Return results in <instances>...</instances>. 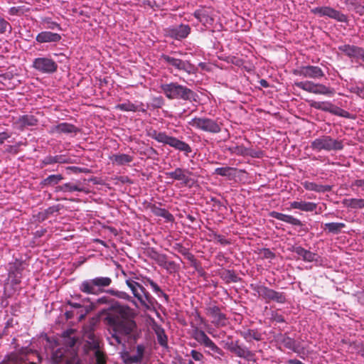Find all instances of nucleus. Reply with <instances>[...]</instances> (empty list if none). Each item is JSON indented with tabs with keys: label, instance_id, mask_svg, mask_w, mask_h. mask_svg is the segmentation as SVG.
<instances>
[{
	"label": "nucleus",
	"instance_id": "ddd939ff",
	"mask_svg": "<svg viewBox=\"0 0 364 364\" xmlns=\"http://www.w3.org/2000/svg\"><path fill=\"white\" fill-rule=\"evenodd\" d=\"M311 13L320 17L328 16L338 21V22L344 23L348 21L346 15L330 6L316 7L311 9Z\"/></svg>",
	"mask_w": 364,
	"mask_h": 364
},
{
	"label": "nucleus",
	"instance_id": "c756f323",
	"mask_svg": "<svg viewBox=\"0 0 364 364\" xmlns=\"http://www.w3.org/2000/svg\"><path fill=\"white\" fill-rule=\"evenodd\" d=\"M63 179V176L61 174H52L48 176L41 181L40 186L41 188L52 187L58 184Z\"/></svg>",
	"mask_w": 364,
	"mask_h": 364
},
{
	"label": "nucleus",
	"instance_id": "0eeeda50",
	"mask_svg": "<svg viewBox=\"0 0 364 364\" xmlns=\"http://www.w3.org/2000/svg\"><path fill=\"white\" fill-rule=\"evenodd\" d=\"M188 124L196 129L212 134L220 132L222 126L217 120L208 117H194Z\"/></svg>",
	"mask_w": 364,
	"mask_h": 364
},
{
	"label": "nucleus",
	"instance_id": "5701e85b",
	"mask_svg": "<svg viewBox=\"0 0 364 364\" xmlns=\"http://www.w3.org/2000/svg\"><path fill=\"white\" fill-rule=\"evenodd\" d=\"M269 215L274 218L285 222L295 226H302V222L290 215H286L276 211L269 213Z\"/></svg>",
	"mask_w": 364,
	"mask_h": 364
},
{
	"label": "nucleus",
	"instance_id": "864d4df0",
	"mask_svg": "<svg viewBox=\"0 0 364 364\" xmlns=\"http://www.w3.org/2000/svg\"><path fill=\"white\" fill-rule=\"evenodd\" d=\"M43 22L45 23H46L47 28L52 29V30L58 29V31L62 30L60 24H58V23H56L55 21H51L50 18H46L43 20Z\"/></svg>",
	"mask_w": 364,
	"mask_h": 364
},
{
	"label": "nucleus",
	"instance_id": "a211bd4d",
	"mask_svg": "<svg viewBox=\"0 0 364 364\" xmlns=\"http://www.w3.org/2000/svg\"><path fill=\"white\" fill-rule=\"evenodd\" d=\"M133 295L146 309H150L154 307L155 304L154 298L151 296L142 285L138 288L137 292L133 293Z\"/></svg>",
	"mask_w": 364,
	"mask_h": 364
},
{
	"label": "nucleus",
	"instance_id": "f8f14e48",
	"mask_svg": "<svg viewBox=\"0 0 364 364\" xmlns=\"http://www.w3.org/2000/svg\"><path fill=\"white\" fill-rule=\"evenodd\" d=\"M33 68L41 73L50 74L57 70L58 64L52 58L47 57L36 58L33 60Z\"/></svg>",
	"mask_w": 364,
	"mask_h": 364
},
{
	"label": "nucleus",
	"instance_id": "3c124183",
	"mask_svg": "<svg viewBox=\"0 0 364 364\" xmlns=\"http://www.w3.org/2000/svg\"><path fill=\"white\" fill-rule=\"evenodd\" d=\"M154 255H155V256L154 257V259L156 260L157 264L159 266L164 267L165 266V264H166V262H167V257H166V255H163V254H159V253H156V252H155Z\"/></svg>",
	"mask_w": 364,
	"mask_h": 364
},
{
	"label": "nucleus",
	"instance_id": "cd10ccee",
	"mask_svg": "<svg viewBox=\"0 0 364 364\" xmlns=\"http://www.w3.org/2000/svg\"><path fill=\"white\" fill-rule=\"evenodd\" d=\"M0 364H36V363L27 362L18 353H12L8 355Z\"/></svg>",
	"mask_w": 364,
	"mask_h": 364
},
{
	"label": "nucleus",
	"instance_id": "c85d7f7f",
	"mask_svg": "<svg viewBox=\"0 0 364 364\" xmlns=\"http://www.w3.org/2000/svg\"><path fill=\"white\" fill-rule=\"evenodd\" d=\"M110 160L113 164L117 166H123L131 163L134 157L126 154H113L110 156Z\"/></svg>",
	"mask_w": 364,
	"mask_h": 364
},
{
	"label": "nucleus",
	"instance_id": "4d7b16f0",
	"mask_svg": "<svg viewBox=\"0 0 364 364\" xmlns=\"http://www.w3.org/2000/svg\"><path fill=\"white\" fill-rule=\"evenodd\" d=\"M232 153L238 154V155H244L246 154V149L242 146H235L230 147L229 149Z\"/></svg>",
	"mask_w": 364,
	"mask_h": 364
},
{
	"label": "nucleus",
	"instance_id": "09e8293b",
	"mask_svg": "<svg viewBox=\"0 0 364 364\" xmlns=\"http://www.w3.org/2000/svg\"><path fill=\"white\" fill-rule=\"evenodd\" d=\"M72 333V331H65L63 333V337L65 338V344L70 348L73 347L76 343V339L75 337H71L70 334Z\"/></svg>",
	"mask_w": 364,
	"mask_h": 364
},
{
	"label": "nucleus",
	"instance_id": "7ed1b4c3",
	"mask_svg": "<svg viewBox=\"0 0 364 364\" xmlns=\"http://www.w3.org/2000/svg\"><path fill=\"white\" fill-rule=\"evenodd\" d=\"M160 88L161 92L169 100L197 102L198 95L194 91L177 82L161 84Z\"/></svg>",
	"mask_w": 364,
	"mask_h": 364
},
{
	"label": "nucleus",
	"instance_id": "de8ad7c7",
	"mask_svg": "<svg viewBox=\"0 0 364 364\" xmlns=\"http://www.w3.org/2000/svg\"><path fill=\"white\" fill-rule=\"evenodd\" d=\"M235 171V168L232 167H219L215 168V173L222 176H230L231 171Z\"/></svg>",
	"mask_w": 364,
	"mask_h": 364
},
{
	"label": "nucleus",
	"instance_id": "a878e982",
	"mask_svg": "<svg viewBox=\"0 0 364 364\" xmlns=\"http://www.w3.org/2000/svg\"><path fill=\"white\" fill-rule=\"evenodd\" d=\"M168 145L178 151L184 152L186 155L192 151L191 147L188 144L174 136L171 137Z\"/></svg>",
	"mask_w": 364,
	"mask_h": 364
},
{
	"label": "nucleus",
	"instance_id": "49530a36",
	"mask_svg": "<svg viewBox=\"0 0 364 364\" xmlns=\"http://www.w3.org/2000/svg\"><path fill=\"white\" fill-rule=\"evenodd\" d=\"M6 31L11 33L12 27L6 20L0 16V34L5 33Z\"/></svg>",
	"mask_w": 364,
	"mask_h": 364
},
{
	"label": "nucleus",
	"instance_id": "393cba45",
	"mask_svg": "<svg viewBox=\"0 0 364 364\" xmlns=\"http://www.w3.org/2000/svg\"><path fill=\"white\" fill-rule=\"evenodd\" d=\"M38 123V119L33 115L26 114L18 117L16 124L21 129H24L26 127L36 126Z\"/></svg>",
	"mask_w": 364,
	"mask_h": 364
},
{
	"label": "nucleus",
	"instance_id": "5fc2aeb1",
	"mask_svg": "<svg viewBox=\"0 0 364 364\" xmlns=\"http://www.w3.org/2000/svg\"><path fill=\"white\" fill-rule=\"evenodd\" d=\"M172 136H168L165 132H160L156 141L164 144H169Z\"/></svg>",
	"mask_w": 364,
	"mask_h": 364
},
{
	"label": "nucleus",
	"instance_id": "774afa93",
	"mask_svg": "<svg viewBox=\"0 0 364 364\" xmlns=\"http://www.w3.org/2000/svg\"><path fill=\"white\" fill-rule=\"evenodd\" d=\"M66 364H82V362L77 356H73L66 361Z\"/></svg>",
	"mask_w": 364,
	"mask_h": 364
},
{
	"label": "nucleus",
	"instance_id": "69168bd1",
	"mask_svg": "<svg viewBox=\"0 0 364 364\" xmlns=\"http://www.w3.org/2000/svg\"><path fill=\"white\" fill-rule=\"evenodd\" d=\"M159 133L160 132L151 129L147 132V135L156 141Z\"/></svg>",
	"mask_w": 364,
	"mask_h": 364
},
{
	"label": "nucleus",
	"instance_id": "603ef678",
	"mask_svg": "<svg viewBox=\"0 0 364 364\" xmlns=\"http://www.w3.org/2000/svg\"><path fill=\"white\" fill-rule=\"evenodd\" d=\"M183 256H185V257L191 262V265L196 270H198L199 265L194 255L188 250Z\"/></svg>",
	"mask_w": 364,
	"mask_h": 364
},
{
	"label": "nucleus",
	"instance_id": "6e6d98bb",
	"mask_svg": "<svg viewBox=\"0 0 364 364\" xmlns=\"http://www.w3.org/2000/svg\"><path fill=\"white\" fill-rule=\"evenodd\" d=\"M126 284L129 287V289H131L132 294L134 293V292H137L138 288L141 286L140 284H139L138 282L134 281L132 279H127L126 280Z\"/></svg>",
	"mask_w": 364,
	"mask_h": 364
},
{
	"label": "nucleus",
	"instance_id": "9d476101",
	"mask_svg": "<svg viewBox=\"0 0 364 364\" xmlns=\"http://www.w3.org/2000/svg\"><path fill=\"white\" fill-rule=\"evenodd\" d=\"M294 85L304 91L316 95L332 96L335 93L333 88L327 87L323 84L314 83L311 81L296 82Z\"/></svg>",
	"mask_w": 364,
	"mask_h": 364
},
{
	"label": "nucleus",
	"instance_id": "7c9ffc66",
	"mask_svg": "<svg viewBox=\"0 0 364 364\" xmlns=\"http://www.w3.org/2000/svg\"><path fill=\"white\" fill-rule=\"evenodd\" d=\"M338 49L348 58L355 60L358 46L350 44H343L339 46Z\"/></svg>",
	"mask_w": 364,
	"mask_h": 364
},
{
	"label": "nucleus",
	"instance_id": "58836bf2",
	"mask_svg": "<svg viewBox=\"0 0 364 364\" xmlns=\"http://www.w3.org/2000/svg\"><path fill=\"white\" fill-rule=\"evenodd\" d=\"M220 277L227 283L237 282L238 277L233 270L225 269L220 273Z\"/></svg>",
	"mask_w": 364,
	"mask_h": 364
},
{
	"label": "nucleus",
	"instance_id": "6ab92c4d",
	"mask_svg": "<svg viewBox=\"0 0 364 364\" xmlns=\"http://www.w3.org/2000/svg\"><path fill=\"white\" fill-rule=\"evenodd\" d=\"M165 174L167 177L173 180L182 181V183L186 186L188 185L191 181L189 175L191 174V172L188 169L176 168L174 171L167 172Z\"/></svg>",
	"mask_w": 364,
	"mask_h": 364
},
{
	"label": "nucleus",
	"instance_id": "2eb2a0df",
	"mask_svg": "<svg viewBox=\"0 0 364 364\" xmlns=\"http://www.w3.org/2000/svg\"><path fill=\"white\" fill-rule=\"evenodd\" d=\"M191 28L188 24L170 26L166 29V35L173 39L181 41L188 37Z\"/></svg>",
	"mask_w": 364,
	"mask_h": 364
},
{
	"label": "nucleus",
	"instance_id": "39448f33",
	"mask_svg": "<svg viewBox=\"0 0 364 364\" xmlns=\"http://www.w3.org/2000/svg\"><path fill=\"white\" fill-rule=\"evenodd\" d=\"M250 288L266 303L274 301L278 304H284L287 301L286 295L284 292L275 291L259 283L251 284Z\"/></svg>",
	"mask_w": 364,
	"mask_h": 364
},
{
	"label": "nucleus",
	"instance_id": "79ce46f5",
	"mask_svg": "<svg viewBox=\"0 0 364 364\" xmlns=\"http://www.w3.org/2000/svg\"><path fill=\"white\" fill-rule=\"evenodd\" d=\"M107 358L101 350L94 352V364H107Z\"/></svg>",
	"mask_w": 364,
	"mask_h": 364
},
{
	"label": "nucleus",
	"instance_id": "e433bc0d",
	"mask_svg": "<svg viewBox=\"0 0 364 364\" xmlns=\"http://www.w3.org/2000/svg\"><path fill=\"white\" fill-rule=\"evenodd\" d=\"M346 206L354 209L364 208V199L363 198H349L344 200Z\"/></svg>",
	"mask_w": 364,
	"mask_h": 364
},
{
	"label": "nucleus",
	"instance_id": "473e14b6",
	"mask_svg": "<svg viewBox=\"0 0 364 364\" xmlns=\"http://www.w3.org/2000/svg\"><path fill=\"white\" fill-rule=\"evenodd\" d=\"M154 330L156 335L158 343L163 347H167L168 338L165 333L164 329L159 325H155Z\"/></svg>",
	"mask_w": 364,
	"mask_h": 364
},
{
	"label": "nucleus",
	"instance_id": "bf43d9fd",
	"mask_svg": "<svg viewBox=\"0 0 364 364\" xmlns=\"http://www.w3.org/2000/svg\"><path fill=\"white\" fill-rule=\"evenodd\" d=\"M191 355L196 361H200L204 358L203 354L196 350H192L191 351Z\"/></svg>",
	"mask_w": 364,
	"mask_h": 364
},
{
	"label": "nucleus",
	"instance_id": "13d9d810",
	"mask_svg": "<svg viewBox=\"0 0 364 364\" xmlns=\"http://www.w3.org/2000/svg\"><path fill=\"white\" fill-rule=\"evenodd\" d=\"M173 249L183 255H184L186 253V252L189 250L188 248L183 247V245L181 243H175L173 245Z\"/></svg>",
	"mask_w": 364,
	"mask_h": 364
},
{
	"label": "nucleus",
	"instance_id": "4468645a",
	"mask_svg": "<svg viewBox=\"0 0 364 364\" xmlns=\"http://www.w3.org/2000/svg\"><path fill=\"white\" fill-rule=\"evenodd\" d=\"M224 348L236 356L247 360H251L254 356V353L247 347L240 345L239 341H227Z\"/></svg>",
	"mask_w": 364,
	"mask_h": 364
},
{
	"label": "nucleus",
	"instance_id": "4be33fe9",
	"mask_svg": "<svg viewBox=\"0 0 364 364\" xmlns=\"http://www.w3.org/2000/svg\"><path fill=\"white\" fill-rule=\"evenodd\" d=\"M78 132V129L72 124L63 122L50 128V134H71Z\"/></svg>",
	"mask_w": 364,
	"mask_h": 364
},
{
	"label": "nucleus",
	"instance_id": "b1692460",
	"mask_svg": "<svg viewBox=\"0 0 364 364\" xmlns=\"http://www.w3.org/2000/svg\"><path fill=\"white\" fill-rule=\"evenodd\" d=\"M151 213L158 217H161L166 220V222H173L174 217L166 209L161 208L155 204H151L149 206Z\"/></svg>",
	"mask_w": 364,
	"mask_h": 364
},
{
	"label": "nucleus",
	"instance_id": "ea45409f",
	"mask_svg": "<svg viewBox=\"0 0 364 364\" xmlns=\"http://www.w3.org/2000/svg\"><path fill=\"white\" fill-rule=\"evenodd\" d=\"M325 227L329 232L338 234L346 227V224L343 223H328L325 224Z\"/></svg>",
	"mask_w": 364,
	"mask_h": 364
},
{
	"label": "nucleus",
	"instance_id": "1a4fd4ad",
	"mask_svg": "<svg viewBox=\"0 0 364 364\" xmlns=\"http://www.w3.org/2000/svg\"><path fill=\"white\" fill-rule=\"evenodd\" d=\"M161 60L175 70L183 71L189 75L194 73L196 70V67L188 60H183L171 55L162 54Z\"/></svg>",
	"mask_w": 364,
	"mask_h": 364
},
{
	"label": "nucleus",
	"instance_id": "a18cd8bd",
	"mask_svg": "<svg viewBox=\"0 0 364 364\" xmlns=\"http://www.w3.org/2000/svg\"><path fill=\"white\" fill-rule=\"evenodd\" d=\"M147 282L148 283L150 284L151 287L152 288L153 291L154 292H156L159 296H163L165 298V299L166 301H168V296L165 294L161 289V288L159 287V285L154 282L153 280H151V279H147Z\"/></svg>",
	"mask_w": 364,
	"mask_h": 364
},
{
	"label": "nucleus",
	"instance_id": "f3484780",
	"mask_svg": "<svg viewBox=\"0 0 364 364\" xmlns=\"http://www.w3.org/2000/svg\"><path fill=\"white\" fill-rule=\"evenodd\" d=\"M294 73L306 78L318 80L324 77V73L321 68L314 65L300 67Z\"/></svg>",
	"mask_w": 364,
	"mask_h": 364
},
{
	"label": "nucleus",
	"instance_id": "e2e57ef3",
	"mask_svg": "<svg viewBox=\"0 0 364 364\" xmlns=\"http://www.w3.org/2000/svg\"><path fill=\"white\" fill-rule=\"evenodd\" d=\"M164 269L170 271L171 272H175L177 269L176 264L173 261L167 260L166 264L164 267Z\"/></svg>",
	"mask_w": 364,
	"mask_h": 364
},
{
	"label": "nucleus",
	"instance_id": "9b49d317",
	"mask_svg": "<svg viewBox=\"0 0 364 364\" xmlns=\"http://www.w3.org/2000/svg\"><path fill=\"white\" fill-rule=\"evenodd\" d=\"M309 105L311 107L316 109L327 112L336 116L349 118L350 114L348 112L333 105L330 102H318L315 100H309Z\"/></svg>",
	"mask_w": 364,
	"mask_h": 364
},
{
	"label": "nucleus",
	"instance_id": "2f4dec72",
	"mask_svg": "<svg viewBox=\"0 0 364 364\" xmlns=\"http://www.w3.org/2000/svg\"><path fill=\"white\" fill-rule=\"evenodd\" d=\"M279 341L287 348L294 351H298V346L296 341L286 335H280Z\"/></svg>",
	"mask_w": 364,
	"mask_h": 364
},
{
	"label": "nucleus",
	"instance_id": "423d86ee",
	"mask_svg": "<svg viewBox=\"0 0 364 364\" xmlns=\"http://www.w3.org/2000/svg\"><path fill=\"white\" fill-rule=\"evenodd\" d=\"M311 148L316 151L321 150L326 151H339L343 149V144L341 140L334 139L330 136L323 135L312 141Z\"/></svg>",
	"mask_w": 364,
	"mask_h": 364
},
{
	"label": "nucleus",
	"instance_id": "c03bdc74",
	"mask_svg": "<svg viewBox=\"0 0 364 364\" xmlns=\"http://www.w3.org/2000/svg\"><path fill=\"white\" fill-rule=\"evenodd\" d=\"M116 109L125 112H136L137 110V106L130 102H127L117 105Z\"/></svg>",
	"mask_w": 364,
	"mask_h": 364
},
{
	"label": "nucleus",
	"instance_id": "680f3d73",
	"mask_svg": "<svg viewBox=\"0 0 364 364\" xmlns=\"http://www.w3.org/2000/svg\"><path fill=\"white\" fill-rule=\"evenodd\" d=\"M261 255L266 259H273L275 257V255L269 249L267 248L261 250Z\"/></svg>",
	"mask_w": 364,
	"mask_h": 364
},
{
	"label": "nucleus",
	"instance_id": "6e6552de",
	"mask_svg": "<svg viewBox=\"0 0 364 364\" xmlns=\"http://www.w3.org/2000/svg\"><path fill=\"white\" fill-rule=\"evenodd\" d=\"M205 314L210 318L211 323L216 328L226 326L229 321L225 314L215 304H209L205 307Z\"/></svg>",
	"mask_w": 364,
	"mask_h": 364
},
{
	"label": "nucleus",
	"instance_id": "bb28decb",
	"mask_svg": "<svg viewBox=\"0 0 364 364\" xmlns=\"http://www.w3.org/2000/svg\"><path fill=\"white\" fill-rule=\"evenodd\" d=\"M290 206L294 209H299L302 211L311 212L316 209L317 205L312 202L306 201H293L290 203Z\"/></svg>",
	"mask_w": 364,
	"mask_h": 364
},
{
	"label": "nucleus",
	"instance_id": "37998d69",
	"mask_svg": "<svg viewBox=\"0 0 364 364\" xmlns=\"http://www.w3.org/2000/svg\"><path fill=\"white\" fill-rule=\"evenodd\" d=\"M242 336L246 340H248L250 338L256 341H260L262 339L261 333H259L257 330L253 329H248L246 331L242 332Z\"/></svg>",
	"mask_w": 364,
	"mask_h": 364
},
{
	"label": "nucleus",
	"instance_id": "f257e3e1",
	"mask_svg": "<svg viewBox=\"0 0 364 364\" xmlns=\"http://www.w3.org/2000/svg\"><path fill=\"white\" fill-rule=\"evenodd\" d=\"M105 325L112 328L115 333L128 336L134 341H136L139 333H136V322L132 319V309L127 305H121L116 302L107 309L100 311Z\"/></svg>",
	"mask_w": 364,
	"mask_h": 364
},
{
	"label": "nucleus",
	"instance_id": "338daca9",
	"mask_svg": "<svg viewBox=\"0 0 364 364\" xmlns=\"http://www.w3.org/2000/svg\"><path fill=\"white\" fill-rule=\"evenodd\" d=\"M356 60H361L364 62V48L359 47L357 51Z\"/></svg>",
	"mask_w": 364,
	"mask_h": 364
},
{
	"label": "nucleus",
	"instance_id": "412c9836",
	"mask_svg": "<svg viewBox=\"0 0 364 364\" xmlns=\"http://www.w3.org/2000/svg\"><path fill=\"white\" fill-rule=\"evenodd\" d=\"M36 40L40 43H55L61 40V36L57 33L42 31L36 36Z\"/></svg>",
	"mask_w": 364,
	"mask_h": 364
},
{
	"label": "nucleus",
	"instance_id": "052dcab7",
	"mask_svg": "<svg viewBox=\"0 0 364 364\" xmlns=\"http://www.w3.org/2000/svg\"><path fill=\"white\" fill-rule=\"evenodd\" d=\"M350 92L357 94L358 96L364 98V87L354 86L350 88Z\"/></svg>",
	"mask_w": 364,
	"mask_h": 364
},
{
	"label": "nucleus",
	"instance_id": "0e129e2a",
	"mask_svg": "<svg viewBox=\"0 0 364 364\" xmlns=\"http://www.w3.org/2000/svg\"><path fill=\"white\" fill-rule=\"evenodd\" d=\"M9 13L11 15H18L23 13V9L21 6H14L10 8Z\"/></svg>",
	"mask_w": 364,
	"mask_h": 364
},
{
	"label": "nucleus",
	"instance_id": "aec40b11",
	"mask_svg": "<svg viewBox=\"0 0 364 364\" xmlns=\"http://www.w3.org/2000/svg\"><path fill=\"white\" fill-rule=\"evenodd\" d=\"M84 192L85 188L81 184L80 182H68L63 185L55 186V192H62V193H73V192Z\"/></svg>",
	"mask_w": 364,
	"mask_h": 364
},
{
	"label": "nucleus",
	"instance_id": "dca6fc26",
	"mask_svg": "<svg viewBox=\"0 0 364 364\" xmlns=\"http://www.w3.org/2000/svg\"><path fill=\"white\" fill-rule=\"evenodd\" d=\"M146 346L144 344H139L136 347V354L131 355L128 351L121 353V358L124 364L141 363L144 358Z\"/></svg>",
	"mask_w": 364,
	"mask_h": 364
},
{
	"label": "nucleus",
	"instance_id": "4c0bfd02",
	"mask_svg": "<svg viewBox=\"0 0 364 364\" xmlns=\"http://www.w3.org/2000/svg\"><path fill=\"white\" fill-rule=\"evenodd\" d=\"M88 340L87 341V346L89 350H92L96 351L97 350L100 349V341L99 340L95 337V334L93 333H89L87 335Z\"/></svg>",
	"mask_w": 364,
	"mask_h": 364
},
{
	"label": "nucleus",
	"instance_id": "72a5a7b5",
	"mask_svg": "<svg viewBox=\"0 0 364 364\" xmlns=\"http://www.w3.org/2000/svg\"><path fill=\"white\" fill-rule=\"evenodd\" d=\"M305 189L309 191H314L316 192H326L331 190L329 186L318 185L313 182L306 181L303 183Z\"/></svg>",
	"mask_w": 364,
	"mask_h": 364
},
{
	"label": "nucleus",
	"instance_id": "8fccbe9b",
	"mask_svg": "<svg viewBox=\"0 0 364 364\" xmlns=\"http://www.w3.org/2000/svg\"><path fill=\"white\" fill-rule=\"evenodd\" d=\"M63 350L62 349H57L52 355V360L54 363H59L63 360Z\"/></svg>",
	"mask_w": 364,
	"mask_h": 364
},
{
	"label": "nucleus",
	"instance_id": "c9c22d12",
	"mask_svg": "<svg viewBox=\"0 0 364 364\" xmlns=\"http://www.w3.org/2000/svg\"><path fill=\"white\" fill-rule=\"evenodd\" d=\"M294 252L299 256H301L304 260L307 262H312L315 259L316 254L305 250L301 247H296L294 249Z\"/></svg>",
	"mask_w": 364,
	"mask_h": 364
},
{
	"label": "nucleus",
	"instance_id": "20e7f679",
	"mask_svg": "<svg viewBox=\"0 0 364 364\" xmlns=\"http://www.w3.org/2000/svg\"><path fill=\"white\" fill-rule=\"evenodd\" d=\"M192 333L191 336L200 345L208 348L205 353L214 358H219L224 355L223 350L219 348L205 333L204 331L200 329L198 326L191 323Z\"/></svg>",
	"mask_w": 364,
	"mask_h": 364
},
{
	"label": "nucleus",
	"instance_id": "a19ab883",
	"mask_svg": "<svg viewBox=\"0 0 364 364\" xmlns=\"http://www.w3.org/2000/svg\"><path fill=\"white\" fill-rule=\"evenodd\" d=\"M193 16L200 23H208V21L210 19L208 11L203 8L195 11V12L193 13Z\"/></svg>",
	"mask_w": 364,
	"mask_h": 364
},
{
	"label": "nucleus",
	"instance_id": "f704fd0d",
	"mask_svg": "<svg viewBox=\"0 0 364 364\" xmlns=\"http://www.w3.org/2000/svg\"><path fill=\"white\" fill-rule=\"evenodd\" d=\"M66 164L68 163V161L65 158L64 156L62 155H56V156H47L42 161V164L43 165H49L53 164Z\"/></svg>",
	"mask_w": 364,
	"mask_h": 364
},
{
	"label": "nucleus",
	"instance_id": "f03ea898",
	"mask_svg": "<svg viewBox=\"0 0 364 364\" xmlns=\"http://www.w3.org/2000/svg\"><path fill=\"white\" fill-rule=\"evenodd\" d=\"M112 283V279L109 277H96L82 281L79 286V289L86 294L97 296L105 292L119 299H128L129 298V294L124 291L113 289L106 290L105 288L109 287Z\"/></svg>",
	"mask_w": 364,
	"mask_h": 364
}]
</instances>
